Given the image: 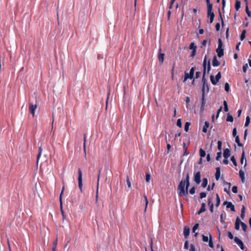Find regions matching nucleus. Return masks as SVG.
Returning a JSON list of instances; mask_svg holds the SVG:
<instances>
[{
  "mask_svg": "<svg viewBox=\"0 0 251 251\" xmlns=\"http://www.w3.org/2000/svg\"><path fill=\"white\" fill-rule=\"evenodd\" d=\"M206 65H207V55H206L204 57L203 61V75L202 81L203 83L202 88V97H201V103L200 108L201 111H203L204 110L205 104V84L206 81V78H205L206 71Z\"/></svg>",
  "mask_w": 251,
  "mask_h": 251,
  "instance_id": "f257e3e1",
  "label": "nucleus"
},
{
  "mask_svg": "<svg viewBox=\"0 0 251 251\" xmlns=\"http://www.w3.org/2000/svg\"><path fill=\"white\" fill-rule=\"evenodd\" d=\"M178 195L179 197H186L188 194V191L185 189V182L181 180L177 187Z\"/></svg>",
  "mask_w": 251,
  "mask_h": 251,
  "instance_id": "f03ea898",
  "label": "nucleus"
},
{
  "mask_svg": "<svg viewBox=\"0 0 251 251\" xmlns=\"http://www.w3.org/2000/svg\"><path fill=\"white\" fill-rule=\"evenodd\" d=\"M223 44L222 40L221 38L218 39V46L216 49V52L217 53L219 57H222L224 54V50L223 48Z\"/></svg>",
  "mask_w": 251,
  "mask_h": 251,
  "instance_id": "7ed1b4c3",
  "label": "nucleus"
},
{
  "mask_svg": "<svg viewBox=\"0 0 251 251\" xmlns=\"http://www.w3.org/2000/svg\"><path fill=\"white\" fill-rule=\"evenodd\" d=\"M207 16L210 17V23L212 24L213 22L215 14L213 12V6L212 4L207 5Z\"/></svg>",
  "mask_w": 251,
  "mask_h": 251,
  "instance_id": "20e7f679",
  "label": "nucleus"
},
{
  "mask_svg": "<svg viewBox=\"0 0 251 251\" xmlns=\"http://www.w3.org/2000/svg\"><path fill=\"white\" fill-rule=\"evenodd\" d=\"M195 70V67H193L191 68L189 73H187L186 71L185 72L184 82L186 81L188 79H192L193 78Z\"/></svg>",
  "mask_w": 251,
  "mask_h": 251,
  "instance_id": "39448f33",
  "label": "nucleus"
},
{
  "mask_svg": "<svg viewBox=\"0 0 251 251\" xmlns=\"http://www.w3.org/2000/svg\"><path fill=\"white\" fill-rule=\"evenodd\" d=\"M221 74L220 72H218V74L216 75L215 76V78L214 77V76L212 75H210V81H211L212 84L214 85H215L217 84V83L218 82L219 80L221 79Z\"/></svg>",
  "mask_w": 251,
  "mask_h": 251,
  "instance_id": "423d86ee",
  "label": "nucleus"
},
{
  "mask_svg": "<svg viewBox=\"0 0 251 251\" xmlns=\"http://www.w3.org/2000/svg\"><path fill=\"white\" fill-rule=\"evenodd\" d=\"M78 187L79 188L81 191V192H82L83 189H82V186H83V183H82V171L80 168H79L78 170Z\"/></svg>",
  "mask_w": 251,
  "mask_h": 251,
  "instance_id": "0eeeda50",
  "label": "nucleus"
},
{
  "mask_svg": "<svg viewBox=\"0 0 251 251\" xmlns=\"http://www.w3.org/2000/svg\"><path fill=\"white\" fill-rule=\"evenodd\" d=\"M37 107V105L36 104H33L32 103H30L29 105V112L32 115L33 117L35 116V111Z\"/></svg>",
  "mask_w": 251,
  "mask_h": 251,
  "instance_id": "6e6552de",
  "label": "nucleus"
},
{
  "mask_svg": "<svg viewBox=\"0 0 251 251\" xmlns=\"http://www.w3.org/2000/svg\"><path fill=\"white\" fill-rule=\"evenodd\" d=\"M185 182V187L187 191H188V188L190 186V180H189V173L187 172L186 173V177L185 180H183Z\"/></svg>",
  "mask_w": 251,
  "mask_h": 251,
  "instance_id": "1a4fd4ad",
  "label": "nucleus"
},
{
  "mask_svg": "<svg viewBox=\"0 0 251 251\" xmlns=\"http://www.w3.org/2000/svg\"><path fill=\"white\" fill-rule=\"evenodd\" d=\"M201 175L200 172H197L194 176V181L198 184H200L201 181Z\"/></svg>",
  "mask_w": 251,
  "mask_h": 251,
  "instance_id": "9d476101",
  "label": "nucleus"
},
{
  "mask_svg": "<svg viewBox=\"0 0 251 251\" xmlns=\"http://www.w3.org/2000/svg\"><path fill=\"white\" fill-rule=\"evenodd\" d=\"M224 204L226 205V207L227 208H230L232 211H235L234 205L232 204L231 202L225 201Z\"/></svg>",
  "mask_w": 251,
  "mask_h": 251,
  "instance_id": "9b49d317",
  "label": "nucleus"
},
{
  "mask_svg": "<svg viewBox=\"0 0 251 251\" xmlns=\"http://www.w3.org/2000/svg\"><path fill=\"white\" fill-rule=\"evenodd\" d=\"M162 49L161 48L159 49V54L158 55V58L159 61L162 63H163L164 59V55L165 54L164 53L161 52Z\"/></svg>",
  "mask_w": 251,
  "mask_h": 251,
  "instance_id": "f8f14e48",
  "label": "nucleus"
},
{
  "mask_svg": "<svg viewBox=\"0 0 251 251\" xmlns=\"http://www.w3.org/2000/svg\"><path fill=\"white\" fill-rule=\"evenodd\" d=\"M190 234V228L187 226H185L183 229V235L185 238L187 239Z\"/></svg>",
  "mask_w": 251,
  "mask_h": 251,
  "instance_id": "ddd939ff",
  "label": "nucleus"
},
{
  "mask_svg": "<svg viewBox=\"0 0 251 251\" xmlns=\"http://www.w3.org/2000/svg\"><path fill=\"white\" fill-rule=\"evenodd\" d=\"M220 62L219 61L217 60V57L216 55H214L212 60V65L214 67H218L220 66Z\"/></svg>",
  "mask_w": 251,
  "mask_h": 251,
  "instance_id": "4468645a",
  "label": "nucleus"
},
{
  "mask_svg": "<svg viewBox=\"0 0 251 251\" xmlns=\"http://www.w3.org/2000/svg\"><path fill=\"white\" fill-rule=\"evenodd\" d=\"M230 155V151L229 149H226L224 151L223 156L225 158H228Z\"/></svg>",
  "mask_w": 251,
  "mask_h": 251,
  "instance_id": "2eb2a0df",
  "label": "nucleus"
},
{
  "mask_svg": "<svg viewBox=\"0 0 251 251\" xmlns=\"http://www.w3.org/2000/svg\"><path fill=\"white\" fill-rule=\"evenodd\" d=\"M205 206H206V204L204 202H202L201 203V207L200 209L199 210V211L197 212V214L198 215H200L202 212H205L206 210Z\"/></svg>",
  "mask_w": 251,
  "mask_h": 251,
  "instance_id": "dca6fc26",
  "label": "nucleus"
},
{
  "mask_svg": "<svg viewBox=\"0 0 251 251\" xmlns=\"http://www.w3.org/2000/svg\"><path fill=\"white\" fill-rule=\"evenodd\" d=\"M241 221H240L239 218L238 217H237L235 224V228L236 230H239L240 229V224H241Z\"/></svg>",
  "mask_w": 251,
  "mask_h": 251,
  "instance_id": "f3484780",
  "label": "nucleus"
},
{
  "mask_svg": "<svg viewBox=\"0 0 251 251\" xmlns=\"http://www.w3.org/2000/svg\"><path fill=\"white\" fill-rule=\"evenodd\" d=\"M221 175V171L220 167H217L216 169L215 178L217 180H218Z\"/></svg>",
  "mask_w": 251,
  "mask_h": 251,
  "instance_id": "a211bd4d",
  "label": "nucleus"
},
{
  "mask_svg": "<svg viewBox=\"0 0 251 251\" xmlns=\"http://www.w3.org/2000/svg\"><path fill=\"white\" fill-rule=\"evenodd\" d=\"M183 149L184 151L183 155L186 156L189 154V152L187 151L188 145L185 143H183Z\"/></svg>",
  "mask_w": 251,
  "mask_h": 251,
  "instance_id": "6ab92c4d",
  "label": "nucleus"
},
{
  "mask_svg": "<svg viewBox=\"0 0 251 251\" xmlns=\"http://www.w3.org/2000/svg\"><path fill=\"white\" fill-rule=\"evenodd\" d=\"M209 126V123L207 121H205L204 123V125L202 128V132L204 133H206L207 132V128Z\"/></svg>",
  "mask_w": 251,
  "mask_h": 251,
  "instance_id": "aec40b11",
  "label": "nucleus"
},
{
  "mask_svg": "<svg viewBox=\"0 0 251 251\" xmlns=\"http://www.w3.org/2000/svg\"><path fill=\"white\" fill-rule=\"evenodd\" d=\"M239 176L242 180V182H244L245 181V173L242 170H240L239 172Z\"/></svg>",
  "mask_w": 251,
  "mask_h": 251,
  "instance_id": "412c9836",
  "label": "nucleus"
},
{
  "mask_svg": "<svg viewBox=\"0 0 251 251\" xmlns=\"http://www.w3.org/2000/svg\"><path fill=\"white\" fill-rule=\"evenodd\" d=\"M42 149L41 147H40L39 148L38 153L37 156V163H38L39 158L42 154Z\"/></svg>",
  "mask_w": 251,
  "mask_h": 251,
  "instance_id": "4be33fe9",
  "label": "nucleus"
},
{
  "mask_svg": "<svg viewBox=\"0 0 251 251\" xmlns=\"http://www.w3.org/2000/svg\"><path fill=\"white\" fill-rule=\"evenodd\" d=\"M143 197H144V201L145 202V212H146V210H147V208L148 205L149 201H148V200L147 199V197L146 196L145 194H144L143 195Z\"/></svg>",
  "mask_w": 251,
  "mask_h": 251,
  "instance_id": "5701e85b",
  "label": "nucleus"
},
{
  "mask_svg": "<svg viewBox=\"0 0 251 251\" xmlns=\"http://www.w3.org/2000/svg\"><path fill=\"white\" fill-rule=\"evenodd\" d=\"M246 30L244 29L242 30L241 34L240 35V39L241 41H243L246 37Z\"/></svg>",
  "mask_w": 251,
  "mask_h": 251,
  "instance_id": "b1692460",
  "label": "nucleus"
},
{
  "mask_svg": "<svg viewBox=\"0 0 251 251\" xmlns=\"http://www.w3.org/2000/svg\"><path fill=\"white\" fill-rule=\"evenodd\" d=\"M208 184V180L206 178H203L202 179V182L201 186L202 187L205 188L207 186Z\"/></svg>",
  "mask_w": 251,
  "mask_h": 251,
  "instance_id": "393cba45",
  "label": "nucleus"
},
{
  "mask_svg": "<svg viewBox=\"0 0 251 251\" xmlns=\"http://www.w3.org/2000/svg\"><path fill=\"white\" fill-rule=\"evenodd\" d=\"M245 207L244 206V205H243L242 208L241 209V215H240L242 219H243L245 218Z\"/></svg>",
  "mask_w": 251,
  "mask_h": 251,
  "instance_id": "a878e982",
  "label": "nucleus"
},
{
  "mask_svg": "<svg viewBox=\"0 0 251 251\" xmlns=\"http://www.w3.org/2000/svg\"><path fill=\"white\" fill-rule=\"evenodd\" d=\"M235 9L237 11H238L241 7V2L240 1L237 0L235 2Z\"/></svg>",
  "mask_w": 251,
  "mask_h": 251,
  "instance_id": "bb28decb",
  "label": "nucleus"
},
{
  "mask_svg": "<svg viewBox=\"0 0 251 251\" xmlns=\"http://www.w3.org/2000/svg\"><path fill=\"white\" fill-rule=\"evenodd\" d=\"M244 160H246V157L245 154V151L244 150L242 151L240 162L242 164H243Z\"/></svg>",
  "mask_w": 251,
  "mask_h": 251,
  "instance_id": "cd10ccee",
  "label": "nucleus"
},
{
  "mask_svg": "<svg viewBox=\"0 0 251 251\" xmlns=\"http://www.w3.org/2000/svg\"><path fill=\"white\" fill-rule=\"evenodd\" d=\"M206 155V152L205 151L202 149H200V155L201 156V158H203L204 157H205Z\"/></svg>",
  "mask_w": 251,
  "mask_h": 251,
  "instance_id": "c85d7f7f",
  "label": "nucleus"
},
{
  "mask_svg": "<svg viewBox=\"0 0 251 251\" xmlns=\"http://www.w3.org/2000/svg\"><path fill=\"white\" fill-rule=\"evenodd\" d=\"M226 121L230 122H232L233 121V118L232 116L231 115H230L229 113L227 114Z\"/></svg>",
  "mask_w": 251,
  "mask_h": 251,
  "instance_id": "c756f323",
  "label": "nucleus"
},
{
  "mask_svg": "<svg viewBox=\"0 0 251 251\" xmlns=\"http://www.w3.org/2000/svg\"><path fill=\"white\" fill-rule=\"evenodd\" d=\"M191 125V123L190 122H187L185 124L184 126V130L186 132H188L189 130V126Z\"/></svg>",
  "mask_w": 251,
  "mask_h": 251,
  "instance_id": "7c9ffc66",
  "label": "nucleus"
},
{
  "mask_svg": "<svg viewBox=\"0 0 251 251\" xmlns=\"http://www.w3.org/2000/svg\"><path fill=\"white\" fill-rule=\"evenodd\" d=\"M64 190V187H63L61 193L59 196V201H60V207H62V195H63Z\"/></svg>",
  "mask_w": 251,
  "mask_h": 251,
  "instance_id": "2f4dec72",
  "label": "nucleus"
},
{
  "mask_svg": "<svg viewBox=\"0 0 251 251\" xmlns=\"http://www.w3.org/2000/svg\"><path fill=\"white\" fill-rule=\"evenodd\" d=\"M197 46L195 45V44L194 42H192L189 46V49L192 50H197Z\"/></svg>",
  "mask_w": 251,
  "mask_h": 251,
  "instance_id": "473e14b6",
  "label": "nucleus"
},
{
  "mask_svg": "<svg viewBox=\"0 0 251 251\" xmlns=\"http://www.w3.org/2000/svg\"><path fill=\"white\" fill-rule=\"evenodd\" d=\"M220 198L218 194H216V206L218 207L220 204Z\"/></svg>",
  "mask_w": 251,
  "mask_h": 251,
  "instance_id": "72a5a7b5",
  "label": "nucleus"
},
{
  "mask_svg": "<svg viewBox=\"0 0 251 251\" xmlns=\"http://www.w3.org/2000/svg\"><path fill=\"white\" fill-rule=\"evenodd\" d=\"M235 142L237 143V145L239 147H243V145L241 143H240L238 136H236L235 137Z\"/></svg>",
  "mask_w": 251,
  "mask_h": 251,
  "instance_id": "f704fd0d",
  "label": "nucleus"
},
{
  "mask_svg": "<svg viewBox=\"0 0 251 251\" xmlns=\"http://www.w3.org/2000/svg\"><path fill=\"white\" fill-rule=\"evenodd\" d=\"M250 118L249 116H247L246 118V122H245V127H247L249 126L250 123Z\"/></svg>",
  "mask_w": 251,
  "mask_h": 251,
  "instance_id": "c9c22d12",
  "label": "nucleus"
},
{
  "mask_svg": "<svg viewBox=\"0 0 251 251\" xmlns=\"http://www.w3.org/2000/svg\"><path fill=\"white\" fill-rule=\"evenodd\" d=\"M99 188V187H98V186H97L96 195V201H95V202H96V204H98V203Z\"/></svg>",
  "mask_w": 251,
  "mask_h": 251,
  "instance_id": "e433bc0d",
  "label": "nucleus"
},
{
  "mask_svg": "<svg viewBox=\"0 0 251 251\" xmlns=\"http://www.w3.org/2000/svg\"><path fill=\"white\" fill-rule=\"evenodd\" d=\"M230 160L235 166H237V163L236 160L235 159V157L234 155L231 156Z\"/></svg>",
  "mask_w": 251,
  "mask_h": 251,
  "instance_id": "4c0bfd02",
  "label": "nucleus"
},
{
  "mask_svg": "<svg viewBox=\"0 0 251 251\" xmlns=\"http://www.w3.org/2000/svg\"><path fill=\"white\" fill-rule=\"evenodd\" d=\"M234 242L238 245L239 246L240 244H241L243 242L237 237H235L234 238Z\"/></svg>",
  "mask_w": 251,
  "mask_h": 251,
  "instance_id": "58836bf2",
  "label": "nucleus"
},
{
  "mask_svg": "<svg viewBox=\"0 0 251 251\" xmlns=\"http://www.w3.org/2000/svg\"><path fill=\"white\" fill-rule=\"evenodd\" d=\"M223 104L224 106V111L225 112H227L228 111V107L226 100L224 101Z\"/></svg>",
  "mask_w": 251,
  "mask_h": 251,
  "instance_id": "ea45409f",
  "label": "nucleus"
},
{
  "mask_svg": "<svg viewBox=\"0 0 251 251\" xmlns=\"http://www.w3.org/2000/svg\"><path fill=\"white\" fill-rule=\"evenodd\" d=\"M241 226H242V228L243 229V230L246 232L247 231V226L246 224H245L244 223L241 222Z\"/></svg>",
  "mask_w": 251,
  "mask_h": 251,
  "instance_id": "a19ab883",
  "label": "nucleus"
},
{
  "mask_svg": "<svg viewBox=\"0 0 251 251\" xmlns=\"http://www.w3.org/2000/svg\"><path fill=\"white\" fill-rule=\"evenodd\" d=\"M86 135L85 134L84 135V143H83V149H84V151L85 153V156H86Z\"/></svg>",
  "mask_w": 251,
  "mask_h": 251,
  "instance_id": "79ce46f5",
  "label": "nucleus"
},
{
  "mask_svg": "<svg viewBox=\"0 0 251 251\" xmlns=\"http://www.w3.org/2000/svg\"><path fill=\"white\" fill-rule=\"evenodd\" d=\"M209 246L212 248H213L214 247V244H213V241L212 240V236L211 235H210V239L209 241Z\"/></svg>",
  "mask_w": 251,
  "mask_h": 251,
  "instance_id": "37998d69",
  "label": "nucleus"
},
{
  "mask_svg": "<svg viewBox=\"0 0 251 251\" xmlns=\"http://www.w3.org/2000/svg\"><path fill=\"white\" fill-rule=\"evenodd\" d=\"M229 85L227 82H226L225 84V89L226 92H228L229 91Z\"/></svg>",
  "mask_w": 251,
  "mask_h": 251,
  "instance_id": "c03bdc74",
  "label": "nucleus"
},
{
  "mask_svg": "<svg viewBox=\"0 0 251 251\" xmlns=\"http://www.w3.org/2000/svg\"><path fill=\"white\" fill-rule=\"evenodd\" d=\"M222 142L221 141H218V150L221 151L222 150Z\"/></svg>",
  "mask_w": 251,
  "mask_h": 251,
  "instance_id": "a18cd8bd",
  "label": "nucleus"
},
{
  "mask_svg": "<svg viewBox=\"0 0 251 251\" xmlns=\"http://www.w3.org/2000/svg\"><path fill=\"white\" fill-rule=\"evenodd\" d=\"M126 183H127L128 187L129 188H131V183H130V181L129 180V176H128V175L126 176Z\"/></svg>",
  "mask_w": 251,
  "mask_h": 251,
  "instance_id": "49530a36",
  "label": "nucleus"
},
{
  "mask_svg": "<svg viewBox=\"0 0 251 251\" xmlns=\"http://www.w3.org/2000/svg\"><path fill=\"white\" fill-rule=\"evenodd\" d=\"M151 179V175L149 173L146 174V180L147 182H149Z\"/></svg>",
  "mask_w": 251,
  "mask_h": 251,
  "instance_id": "de8ad7c7",
  "label": "nucleus"
},
{
  "mask_svg": "<svg viewBox=\"0 0 251 251\" xmlns=\"http://www.w3.org/2000/svg\"><path fill=\"white\" fill-rule=\"evenodd\" d=\"M176 125L179 127H182V122H181V119H177V122H176Z\"/></svg>",
  "mask_w": 251,
  "mask_h": 251,
  "instance_id": "09e8293b",
  "label": "nucleus"
},
{
  "mask_svg": "<svg viewBox=\"0 0 251 251\" xmlns=\"http://www.w3.org/2000/svg\"><path fill=\"white\" fill-rule=\"evenodd\" d=\"M246 12L249 17L251 16V12L250 11L247 4L246 7Z\"/></svg>",
  "mask_w": 251,
  "mask_h": 251,
  "instance_id": "8fccbe9b",
  "label": "nucleus"
},
{
  "mask_svg": "<svg viewBox=\"0 0 251 251\" xmlns=\"http://www.w3.org/2000/svg\"><path fill=\"white\" fill-rule=\"evenodd\" d=\"M219 18L221 21L222 26H223L224 25V20H223V17L222 16L220 10L219 11Z\"/></svg>",
  "mask_w": 251,
  "mask_h": 251,
  "instance_id": "3c124183",
  "label": "nucleus"
},
{
  "mask_svg": "<svg viewBox=\"0 0 251 251\" xmlns=\"http://www.w3.org/2000/svg\"><path fill=\"white\" fill-rule=\"evenodd\" d=\"M196 188L193 186L189 190V193L191 195H193L195 193Z\"/></svg>",
  "mask_w": 251,
  "mask_h": 251,
  "instance_id": "603ef678",
  "label": "nucleus"
},
{
  "mask_svg": "<svg viewBox=\"0 0 251 251\" xmlns=\"http://www.w3.org/2000/svg\"><path fill=\"white\" fill-rule=\"evenodd\" d=\"M57 240L56 239L55 241L53 242V247L52 249V251H55V249L57 246Z\"/></svg>",
  "mask_w": 251,
  "mask_h": 251,
  "instance_id": "864d4df0",
  "label": "nucleus"
},
{
  "mask_svg": "<svg viewBox=\"0 0 251 251\" xmlns=\"http://www.w3.org/2000/svg\"><path fill=\"white\" fill-rule=\"evenodd\" d=\"M221 156H222L221 151H219V152H217V156L216 157V160H217V161L219 160V159L221 157Z\"/></svg>",
  "mask_w": 251,
  "mask_h": 251,
  "instance_id": "5fc2aeb1",
  "label": "nucleus"
},
{
  "mask_svg": "<svg viewBox=\"0 0 251 251\" xmlns=\"http://www.w3.org/2000/svg\"><path fill=\"white\" fill-rule=\"evenodd\" d=\"M166 139L167 140V138H166ZM167 142V153H168L170 152V149L171 148V146L169 143H168L167 141L166 140Z\"/></svg>",
  "mask_w": 251,
  "mask_h": 251,
  "instance_id": "6e6d98bb",
  "label": "nucleus"
},
{
  "mask_svg": "<svg viewBox=\"0 0 251 251\" xmlns=\"http://www.w3.org/2000/svg\"><path fill=\"white\" fill-rule=\"evenodd\" d=\"M199 226V224L198 223L196 224L193 227V229H192L193 232H195V231L198 228Z\"/></svg>",
  "mask_w": 251,
  "mask_h": 251,
  "instance_id": "4d7b16f0",
  "label": "nucleus"
},
{
  "mask_svg": "<svg viewBox=\"0 0 251 251\" xmlns=\"http://www.w3.org/2000/svg\"><path fill=\"white\" fill-rule=\"evenodd\" d=\"M207 73H209V71L211 70V65H210V60H209L207 62Z\"/></svg>",
  "mask_w": 251,
  "mask_h": 251,
  "instance_id": "13d9d810",
  "label": "nucleus"
},
{
  "mask_svg": "<svg viewBox=\"0 0 251 251\" xmlns=\"http://www.w3.org/2000/svg\"><path fill=\"white\" fill-rule=\"evenodd\" d=\"M196 53H197V50H193L191 52V53L190 54V57L192 58H193L196 55Z\"/></svg>",
  "mask_w": 251,
  "mask_h": 251,
  "instance_id": "bf43d9fd",
  "label": "nucleus"
},
{
  "mask_svg": "<svg viewBox=\"0 0 251 251\" xmlns=\"http://www.w3.org/2000/svg\"><path fill=\"white\" fill-rule=\"evenodd\" d=\"M175 1H176V0H171V2L170 3L169 6V9H171L173 8L174 3L175 2Z\"/></svg>",
  "mask_w": 251,
  "mask_h": 251,
  "instance_id": "052dcab7",
  "label": "nucleus"
},
{
  "mask_svg": "<svg viewBox=\"0 0 251 251\" xmlns=\"http://www.w3.org/2000/svg\"><path fill=\"white\" fill-rule=\"evenodd\" d=\"M206 197V193L205 192H201L200 193V199H202Z\"/></svg>",
  "mask_w": 251,
  "mask_h": 251,
  "instance_id": "680f3d73",
  "label": "nucleus"
},
{
  "mask_svg": "<svg viewBox=\"0 0 251 251\" xmlns=\"http://www.w3.org/2000/svg\"><path fill=\"white\" fill-rule=\"evenodd\" d=\"M202 240L205 242H207L208 241V237L207 236H205L204 235H202Z\"/></svg>",
  "mask_w": 251,
  "mask_h": 251,
  "instance_id": "e2e57ef3",
  "label": "nucleus"
},
{
  "mask_svg": "<svg viewBox=\"0 0 251 251\" xmlns=\"http://www.w3.org/2000/svg\"><path fill=\"white\" fill-rule=\"evenodd\" d=\"M208 204L209 205V206H211V205L214 206L213 203L212 202V198L208 199Z\"/></svg>",
  "mask_w": 251,
  "mask_h": 251,
  "instance_id": "0e129e2a",
  "label": "nucleus"
},
{
  "mask_svg": "<svg viewBox=\"0 0 251 251\" xmlns=\"http://www.w3.org/2000/svg\"><path fill=\"white\" fill-rule=\"evenodd\" d=\"M248 68V66L247 64H246L243 66V71L245 73H246Z\"/></svg>",
  "mask_w": 251,
  "mask_h": 251,
  "instance_id": "69168bd1",
  "label": "nucleus"
},
{
  "mask_svg": "<svg viewBox=\"0 0 251 251\" xmlns=\"http://www.w3.org/2000/svg\"><path fill=\"white\" fill-rule=\"evenodd\" d=\"M232 191L234 193H237V187L236 186H234L232 188Z\"/></svg>",
  "mask_w": 251,
  "mask_h": 251,
  "instance_id": "338daca9",
  "label": "nucleus"
},
{
  "mask_svg": "<svg viewBox=\"0 0 251 251\" xmlns=\"http://www.w3.org/2000/svg\"><path fill=\"white\" fill-rule=\"evenodd\" d=\"M190 251H196L195 246L192 244L190 245Z\"/></svg>",
  "mask_w": 251,
  "mask_h": 251,
  "instance_id": "774afa93",
  "label": "nucleus"
}]
</instances>
